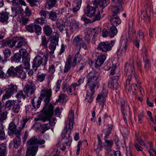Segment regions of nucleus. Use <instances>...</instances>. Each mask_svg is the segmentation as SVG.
<instances>
[{
	"label": "nucleus",
	"instance_id": "1",
	"mask_svg": "<svg viewBox=\"0 0 156 156\" xmlns=\"http://www.w3.org/2000/svg\"><path fill=\"white\" fill-rule=\"evenodd\" d=\"M51 95V89H43L41 90V95L38 100H36L35 97H34L32 99L31 102L33 108L35 109H37L40 107L42 99H44L45 104L43 109L41 111V113L40 117H51L53 115L54 112L52 107L49 108H47Z\"/></svg>",
	"mask_w": 156,
	"mask_h": 156
},
{
	"label": "nucleus",
	"instance_id": "2",
	"mask_svg": "<svg viewBox=\"0 0 156 156\" xmlns=\"http://www.w3.org/2000/svg\"><path fill=\"white\" fill-rule=\"evenodd\" d=\"M68 126L66 125V129L62 132V138L63 143L67 146L71 145L72 141V137L70 136L72 130L73 128V125L74 122L73 118H69Z\"/></svg>",
	"mask_w": 156,
	"mask_h": 156
},
{
	"label": "nucleus",
	"instance_id": "3",
	"mask_svg": "<svg viewBox=\"0 0 156 156\" xmlns=\"http://www.w3.org/2000/svg\"><path fill=\"white\" fill-rule=\"evenodd\" d=\"M112 9L113 12V14L110 19V21L111 24L115 27L117 26L121 23V20L117 14L120 11L123 10L122 6L119 5L118 7L117 5H112Z\"/></svg>",
	"mask_w": 156,
	"mask_h": 156
},
{
	"label": "nucleus",
	"instance_id": "4",
	"mask_svg": "<svg viewBox=\"0 0 156 156\" xmlns=\"http://www.w3.org/2000/svg\"><path fill=\"white\" fill-rule=\"evenodd\" d=\"M29 119H27V118L23 119L22 122V127H20L18 128H16V125L14 123L12 122L10 123L8 127V133L9 135V136H12L14 134L17 136L21 135V132L22 129L24 127L26 123Z\"/></svg>",
	"mask_w": 156,
	"mask_h": 156
},
{
	"label": "nucleus",
	"instance_id": "5",
	"mask_svg": "<svg viewBox=\"0 0 156 156\" xmlns=\"http://www.w3.org/2000/svg\"><path fill=\"white\" fill-rule=\"evenodd\" d=\"M99 76L98 73L96 72L91 71L89 73L87 76V82L85 87L88 86L90 88H95L98 84L97 81L99 78Z\"/></svg>",
	"mask_w": 156,
	"mask_h": 156
},
{
	"label": "nucleus",
	"instance_id": "6",
	"mask_svg": "<svg viewBox=\"0 0 156 156\" xmlns=\"http://www.w3.org/2000/svg\"><path fill=\"white\" fill-rule=\"evenodd\" d=\"M48 57V55L47 53L43 55V57L39 55L37 56L34 59L32 67L34 68H35L36 70L37 68L42 64V65L45 66L47 62Z\"/></svg>",
	"mask_w": 156,
	"mask_h": 156
},
{
	"label": "nucleus",
	"instance_id": "7",
	"mask_svg": "<svg viewBox=\"0 0 156 156\" xmlns=\"http://www.w3.org/2000/svg\"><path fill=\"white\" fill-rule=\"evenodd\" d=\"M8 86V87L5 88L3 91L4 94L2 97L3 100L9 98L14 93H16L17 92L18 87L16 85L11 83Z\"/></svg>",
	"mask_w": 156,
	"mask_h": 156
},
{
	"label": "nucleus",
	"instance_id": "8",
	"mask_svg": "<svg viewBox=\"0 0 156 156\" xmlns=\"http://www.w3.org/2000/svg\"><path fill=\"white\" fill-rule=\"evenodd\" d=\"M115 43L114 41H111L109 43L107 41L102 42L99 43L97 49L103 52H107L110 51Z\"/></svg>",
	"mask_w": 156,
	"mask_h": 156
},
{
	"label": "nucleus",
	"instance_id": "9",
	"mask_svg": "<svg viewBox=\"0 0 156 156\" xmlns=\"http://www.w3.org/2000/svg\"><path fill=\"white\" fill-rule=\"evenodd\" d=\"M19 53H22V62L24 68L26 69H29L30 68V55L27 52V50L23 48L19 51Z\"/></svg>",
	"mask_w": 156,
	"mask_h": 156
},
{
	"label": "nucleus",
	"instance_id": "10",
	"mask_svg": "<svg viewBox=\"0 0 156 156\" xmlns=\"http://www.w3.org/2000/svg\"><path fill=\"white\" fill-rule=\"evenodd\" d=\"M40 136H37L31 137L27 142L28 144H31L32 146L37 145V144L40 145L41 148H44L45 145L44 144L45 143V141L44 139H40Z\"/></svg>",
	"mask_w": 156,
	"mask_h": 156
},
{
	"label": "nucleus",
	"instance_id": "11",
	"mask_svg": "<svg viewBox=\"0 0 156 156\" xmlns=\"http://www.w3.org/2000/svg\"><path fill=\"white\" fill-rule=\"evenodd\" d=\"M124 71L126 73L127 75L131 76L132 77H135L133 60H132L130 63L129 62L126 63L125 65Z\"/></svg>",
	"mask_w": 156,
	"mask_h": 156
},
{
	"label": "nucleus",
	"instance_id": "12",
	"mask_svg": "<svg viewBox=\"0 0 156 156\" xmlns=\"http://www.w3.org/2000/svg\"><path fill=\"white\" fill-rule=\"evenodd\" d=\"M26 29L29 32L32 33L35 30L36 33L38 35H40L41 33V27L35 23H33L27 26Z\"/></svg>",
	"mask_w": 156,
	"mask_h": 156
},
{
	"label": "nucleus",
	"instance_id": "13",
	"mask_svg": "<svg viewBox=\"0 0 156 156\" xmlns=\"http://www.w3.org/2000/svg\"><path fill=\"white\" fill-rule=\"evenodd\" d=\"M23 91L27 97L33 94L36 89L35 85L31 82H29L23 88Z\"/></svg>",
	"mask_w": 156,
	"mask_h": 156
},
{
	"label": "nucleus",
	"instance_id": "14",
	"mask_svg": "<svg viewBox=\"0 0 156 156\" xmlns=\"http://www.w3.org/2000/svg\"><path fill=\"white\" fill-rule=\"evenodd\" d=\"M118 76H114L111 77L108 83V87L113 90H117L119 87L118 82Z\"/></svg>",
	"mask_w": 156,
	"mask_h": 156
},
{
	"label": "nucleus",
	"instance_id": "15",
	"mask_svg": "<svg viewBox=\"0 0 156 156\" xmlns=\"http://www.w3.org/2000/svg\"><path fill=\"white\" fill-rule=\"evenodd\" d=\"M23 9L21 7L18 6L17 7H12L11 9L10 10L8 14L10 16L13 17L17 16H19V14L23 12Z\"/></svg>",
	"mask_w": 156,
	"mask_h": 156
},
{
	"label": "nucleus",
	"instance_id": "16",
	"mask_svg": "<svg viewBox=\"0 0 156 156\" xmlns=\"http://www.w3.org/2000/svg\"><path fill=\"white\" fill-rule=\"evenodd\" d=\"M107 93L106 91L103 90L100 94L98 95L96 99L97 101L100 102V104L102 108L104 107L105 98L107 96Z\"/></svg>",
	"mask_w": 156,
	"mask_h": 156
},
{
	"label": "nucleus",
	"instance_id": "17",
	"mask_svg": "<svg viewBox=\"0 0 156 156\" xmlns=\"http://www.w3.org/2000/svg\"><path fill=\"white\" fill-rule=\"evenodd\" d=\"M109 2V0H93L92 1L94 8H97L99 5L102 9L107 6Z\"/></svg>",
	"mask_w": 156,
	"mask_h": 156
},
{
	"label": "nucleus",
	"instance_id": "18",
	"mask_svg": "<svg viewBox=\"0 0 156 156\" xmlns=\"http://www.w3.org/2000/svg\"><path fill=\"white\" fill-rule=\"evenodd\" d=\"M84 13L89 17H92L95 15L96 11V8L89 5L84 9Z\"/></svg>",
	"mask_w": 156,
	"mask_h": 156
},
{
	"label": "nucleus",
	"instance_id": "19",
	"mask_svg": "<svg viewBox=\"0 0 156 156\" xmlns=\"http://www.w3.org/2000/svg\"><path fill=\"white\" fill-rule=\"evenodd\" d=\"M34 120L36 121H41L43 122L47 121L48 122V124L52 126H54L56 122V119L55 118H35Z\"/></svg>",
	"mask_w": 156,
	"mask_h": 156
},
{
	"label": "nucleus",
	"instance_id": "20",
	"mask_svg": "<svg viewBox=\"0 0 156 156\" xmlns=\"http://www.w3.org/2000/svg\"><path fill=\"white\" fill-rule=\"evenodd\" d=\"M28 150L27 151L26 156H35L38 151V146H32L28 144Z\"/></svg>",
	"mask_w": 156,
	"mask_h": 156
},
{
	"label": "nucleus",
	"instance_id": "21",
	"mask_svg": "<svg viewBox=\"0 0 156 156\" xmlns=\"http://www.w3.org/2000/svg\"><path fill=\"white\" fill-rule=\"evenodd\" d=\"M83 38L81 35L75 36L73 38L72 44L75 46L76 47L80 50L81 49V44L83 41Z\"/></svg>",
	"mask_w": 156,
	"mask_h": 156
},
{
	"label": "nucleus",
	"instance_id": "22",
	"mask_svg": "<svg viewBox=\"0 0 156 156\" xmlns=\"http://www.w3.org/2000/svg\"><path fill=\"white\" fill-rule=\"evenodd\" d=\"M106 59V57L104 55H101L97 57L95 62V68H99L104 63Z\"/></svg>",
	"mask_w": 156,
	"mask_h": 156
},
{
	"label": "nucleus",
	"instance_id": "23",
	"mask_svg": "<svg viewBox=\"0 0 156 156\" xmlns=\"http://www.w3.org/2000/svg\"><path fill=\"white\" fill-rule=\"evenodd\" d=\"M17 41L16 39L3 40L1 41L2 44L4 46L8 45L11 48L16 43Z\"/></svg>",
	"mask_w": 156,
	"mask_h": 156
},
{
	"label": "nucleus",
	"instance_id": "24",
	"mask_svg": "<svg viewBox=\"0 0 156 156\" xmlns=\"http://www.w3.org/2000/svg\"><path fill=\"white\" fill-rule=\"evenodd\" d=\"M72 58L71 56L69 55L66 62L63 70L64 73H68L70 70L72 66Z\"/></svg>",
	"mask_w": 156,
	"mask_h": 156
},
{
	"label": "nucleus",
	"instance_id": "25",
	"mask_svg": "<svg viewBox=\"0 0 156 156\" xmlns=\"http://www.w3.org/2000/svg\"><path fill=\"white\" fill-rule=\"evenodd\" d=\"M17 69L18 72L16 77H20L21 79H25L26 77V72L23 70L21 65L17 66Z\"/></svg>",
	"mask_w": 156,
	"mask_h": 156
},
{
	"label": "nucleus",
	"instance_id": "26",
	"mask_svg": "<svg viewBox=\"0 0 156 156\" xmlns=\"http://www.w3.org/2000/svg\"><path fill=\"white\" fill-rule=\"evenodd\" d=\"M107 138H104V139L105 142L104 146L106 150L107 151H108L110 150H112L111 149L112 146L113 142L112 140H107Z\"/></svg>",
	"mask_w": 156,
	"mask_h": 156
},
{
	"label": "nucleus",
	"instance_id": "27",
	"mask_svg": "<svg viewBox=\"0 0 156 156\" xmlns=\"http://www.w3.org/2000/svg\"><path fill=\"white\" fill-rule=\"evenodd\" d=\"M90 92H88L86 94V99L87 100V102H91L93 100V95L94 94V88H90Z\"/></svg>",
	"mask_w": 156,
	"mask_h": 156
},
{
	"label": "nucleus",
	"instance_id": "28",
	"mask_svg": "<svg viewBox=\"0 0 156 156\" xmlns=\"http://www.w3.org/2000/svg\"><path fill=\"white\" fill-rule=\"evenodd\" d=\"M108 127L107 128L105 129L102 131L103 133L105 135L104 138H108L112 129L113 126L111 124H108Z\"/></svg>",
	"mask_w": 156,
	"mask_h": 156
},
{
	"label": "nucleus",
	"instance_id": "29",
	"mask_svg": "<svg viewBox=\"0 0 156 156\" xmlns=\"http://www.w3.org/2000/svg\"><path fill=\"white\" fill-rule=\"evenodd\" d=\"M43 30L44 33L47 36H51L53 33L51 28L48 25H46L44 27Z\"/></svg>",
	"mask_w": 156,
	"mask_h": 156
},
{
	"label": "nucleus",
	"instance_id": "30",
	"mask_svg": "<svg viewBox=\"0 0 156 156\" xmlns=\"http://www.w3.org/2000/svg\"><path fill=\"white\" fill-rule=\"evenodd\" d=\"M20 135H16V137L14 139V147L16 148H18L20 146L21 144Z\"/></svg>",
	"mask_w": 156,
	"mask_h": 156
},
{
	"label": "nucleus",
	"instance_id": "31",
	"mask_svg": "<svg viewBox=\"0 0 156 156\" xmlns=\"http://www.w3.org/2000/svg\"><path fill=\"white\" fill-rule=\"evenodd\" d=\"M57 26L59 30L61 32L65 33V32H63L64 30L65 31H66L65 32L66 34L67 37H70V35L69 34L68 31L67 30L63 24H61L59 23H58L57 24Z\"/></svg>",
	"mask_w": 156,
	"mask_h": 156
},
{
	"label": "nucleus",
	"instance_id": "32",
	"mask_svg": "<svg viewBox=\"0 0 156 156\" xmlns=\"http://www.w3.org/2000/svg\"><path fill=\"white\" fill-rule=\"evenodd\" d=\"M117 33V29L115 26L112 27L108 31V35L111 37H113Z\"/></svg>",
	"mask_w": 156,
	"mask_h": 156
},
{
	"label": "nucleus",
	"instance_id": "33",
	"mask_svg": "<svg viewBox=\"0 0 156 156\" xmlns=\"http://www.w3.org/2000/svg\"><path fill=\"white\" fill-rule=\"evenodd\" d=\"M3 53L5 58V60H2V63L4 64L7 61V58L9 57L11 54V51L8 48H6L3 50Z\"/></svg>",
	"mask_w": 156,
	"mask_h": 156
},
{
	"label": "nucleus",
	"instance_id": "34",
	"mask_svg": "<svg viewBox=\"0 0 156 156\" xmlns=\"http://www.w3.org/2000/svg\"><path fill=\"white\" fill-rule=\"evenodd\" d=\"M18 42L17 45L16 46L17 48H23V46L27 45L26 40L24 38H20Z\"/></svg>",
	"mask_w": 156,
	"mask_h": 156
},
{
	"label": "nucleus",
	"instance_id": "35",
	"mask_svg": "<svg viewBox=\"0 0 156 156\" xmlns=\"http://www.w3.org/2000/svg\"><path fill=\"white\" fill-rule=\"evenodd\" d=\"M8 73L13 77L16 76V73L18 72L17 67L15 68L13 67H11L8 70Z\"/></svg>",
	"mask_w": 156,
	"mask_h": 156
},
{
	"label": "nucleus",
	"instance_id": "36",
	"mask_svg": "<svg viewBox=\"0 0 156 156\" xmlns=\"http://www.w3.org/2000/svg\"><path fill=\"white\" fill-rule=\"evenodd\" d=\"M21 58L20 53H16L14 54L13 56L11 57V59L12 62H14L18 63L20 61Z\"/></svg>",
	"mask_w": 156,
	"mask_h": 156
},
{
	"label": "nucleus",
	"instance_id": "37",
	"mask_svg": "<svg viewBox=\"0 0 156 156\" xmlns=\"http://www.w3.org/2000/svg\"><path fill=\"white\" fill-rule=\"evenodd\" d=\"M8 14L5 12H2L0 14V21L4 22L7 21L8 19Z\"/></svg>",
	"mask_w": 156,
	"mask_h": 156
},
{
	"label": "nucleus",
	"instance_id": "38",
	"mask_svg": "<svg viewBox=\"0 0 156 156\" xmlns=\"http://www.w3.org/2000/svg\"><path fill=\"white\" fill-rule=\"evenodd\" d=\"M102 10L101 11V12L99 11L97 14L95 13V15L93 16V18L92 19V22H94L96 21L100 20L101 18V14H102Z\"/></svg>",
	"mask_w": 156,
	"mask_h": 156
},
{
	"label": "nucleus",
	"instance_id": "39",
	"mask_svg": "<svg viewBox=\"0 0 156 156\" xmlns=\"http://www.w3.org/2000/svg\"><path fill=\"white\" fill-rule=\"evenodd\" d=\"M57 44L55 42H51L49 47V49L50 50V52L51 54H52L54 53V51L56 48Z\"/></svg>",
	"mask_w": 156,
	"mask_h": 156
},
{
	"label": "nucleus",
	"instance_id": "40",
	"mask_svg": "<svg viewBox=\"0 0 156 156\" xmlns=\"http://www.w3.org/2000/svg\"><path fill=\"white\" fill-rule=\"evenodd\" d=\"M47 7L49 9L55 6L56 2V0H47Z\"/></svg>",
	"mask_w": 156,
	"mask_h": 156
},
{
	"label": "nucleus",
	"instance_id": "41",
	"mask_svg": "<svg viewBox=\"0 0 156 156\" xmlns=\"http://www.w3.org/2000/svg\"><path fill=\"white\" fill-rule=\"evenodd\" d=\"M124 105L125 102L123 100H122L121 102V111L123 116H125L126 114V110H125V109H126L127 108H129L127 106H126L125 107Z\"/></svg>",
	"mask_w": 156,
	"mask_h": 156
},
{
	"label": "nucleus",
	"instance_id": "42",
	"mask_svg": "<svg viewBox=\"0 0 156 156\" xmlns=\"http://www.w3.org/2000/svg\"><path fill=\"white\" fill-rule=\"evenodd\" d=\"M101 31V29L100 27H95L91 31V33H94V34L93 35V40L94 39V37L95 36V34H98L100 33Z\"/></svg>",
	"mask_w": 156,
	"mask_h": 156
},
{
	"label": "nucleus",
	"instance_id": "43",
	"mask_svg": "<svg viewBox=\"0 0 156 156\" xmlns=\"http://www.w3.org/2000/svg\"><path fill=\"white\" fill-rule=\"evenodd\" d=\"M26 94L23 90H21L17 93L16 95V97L19 99L22 98L24 99L26 97Z\"/></svg>",
	"mask_w": 156,
	"mask_h": 156
},
{
	"label": "nucleus",
	"instance_id": "44",
	"mask_svg": "<svg viewBox=\"0 0 156 156\" xmlns=\"http://www.w3.org/2000/svg\"><path fill=\"white\" fill-rule=\"evenodd\" d=\"M57 15L56 12L51 11L49 14V18L52 21H55L57 19Z\"/></svg>",
	"mask_w": 156,
	"mask_h": 156
},
{
	"label": "nucleus",
	"instance_id": "45",
	"mask_svg": "<svg viewBox=\"0 0 156 156\" xmlns=\"http://www.w3.org/2000/svg\"><path fill=\"white\" fill-rule=\"evenodd\" d=\"M77 85L76 83H74L71 84L69 87V94H72L75 91V90Z\"/></svg>",
	"mask_w": 156,
	"mask_h": 156
},
{
	"label": "nucleus",
	"instance_id": "46",
	"mask_svg": "<svg viewBox=\"0 0 156 156\" xmlns=\"http://www.w3.org/2000/svg\"><path fill=\"white\" fill-rule=\"evenodd\" d=\"M36 122L32 126V127L36 131L39 129L40 127L41 126V123L42 122L40 121H36L35 120Z\"/></svg>",
	"mask_w": 156,
	"mask_h": 156
},
{
	"label": "nucleus",
	"instance_id": "47",
	"mask_svg": "<svg viewBox=\"0 0 156 156\" xmlns=\"http://www.w3.org/2000/svg\"><path fill=\"white\" fill-rule=\"evenodd\" d=\"M15 104V101H14L9 100L7 101L5 104V109L7 108L9 109L12 106H13Z\"/></svg>",
	"mask_w": 156,
	"mask_h": 156
},
{
	"label": "nucleus",
	"instance_id": "48",
	"mask_svg": "<svg viewBox=\"0 0 156 156\" xmlns=\"http://www.w3.org/2000/svg\"><path fill=\"white\" fill-rule=\"evenodd\" d=\"M122 38L123 40H122V43L124 42L125 44L124 46L122 47V51L125 52L127 49L129 45L127 43V38L126 37H125L124 38H123V37Z\"/></svg>",
	"mask_w": 156,
	"mask_h": 156
},
{
	"label": "nucleus",
	"instance_id": "49",
	"mask_svg": "<svg viewBox=\"0 0 156 156\" xmlns=\"http://www.w3.org/2000/svg\"><path fill=\"white\" fill-rule=\"evenodd\" d=\"M90 34V31L89 30L87 31L85 33L84 37L85 41L88 44L90 43V41L91 39Z\"/></svg>",
	"mask_w": 156,
	"mask_h": 156
},
{
	"label": "nucleus",
	"instance_id": "50",
	"mask_svg": "<svg viewBox=\"0 0 156 156\" xmlns=\"http://www.w3.org/2000/svg\"><path fill=\"white\" fill-rule=\"evenodd\" d=\"M57 66V64L52 65L49 66V68L48 71L51 74H53L55 72L56 69H57L56 66Z\"/></svg>",
	"mask_w": 156,
	"mask_h": 156
},
{
	"label": "nucleus",
	"instance_id": "51",
	"mask_svg": "<svg viewBox=\"0 0 156 156\" xmlns=\"http://www.w3.org/2000/svg\"><path fill=\"white\" fill-rule=\"evenodd\" d=\"M58 34L56 33H54L53 34V35H51L50 37L51 40V41L55 42L58 43Z\"/></svg>",
	"mask_w": 156,
	"mask_h": 156
},
{
	"label": "nucleus",
	"instance_id": "52",
	"mask_svg": "<svg viewBox=\"0 0 156 156\" xmlns=\"http://www.w3.org/2000/svg\"><path fill=\"white\" fill-rule=\"evenodd\" d=\"M67 96L64 94H60L59 96L58 99L56 100V102H63L64 100L66 98Z\"/></svg>",
	"mask_w": 156,
	"mask_h": 156
},
{
	"label": "nucleus",
	"instance_id": "53",
	"mask_svg": "<svg viewBox=\"0 0 156 156\" xmlns=\"http://www.w3.org/2000/svg\"><path fill=\"white\" fill-rule=\"evenodd\" d=\"M20 21L21 25H25L27 24L29 21V19L28 18L26 17H23L20 20Z\"/></svg>",
	"mask_w": 156,
	"mask_h": 156
},
{
	"label": "nucleus",
	"instance_id": "54",
	"mask_svg": "<svg viewBox=\"0 0 156 156\" xmlns=\"http://www.w3.org/2000/svg\"><path fill=\"white\" fill-rule=\"evenodd\" d=\"M81 3L82 0H75L73 3L74 7L80 9Z\"/></svg>",
	"mask_w": 156,
	"mask_h": 156
},
{
	"label": "nucleus",
	"instance_id": "55",
	"mask_svg": "<svg viewBox=\"0 0 156 156\" xmlns=\"http://www.w3.org/2000/svg\"><path fill=\"white\" fill-rule=\"evenodd\" d=\"M45 75L44 73H38L37 75V80L40 82H42L45 79Z\"/></svg>",
	"mask_w": 156,
	"mask_h": 156
},
{
	"label": "nucleus",
	"instance_id": "56",
	"mask_svg": "<svg viewBox=\"0 0 156 156\" xmlns=\"http://www.w3.org/2000/svg\"><path fill=\"white\" fill-rule=\"evenodd\" d=\"M50 126L48 123L44 124L43 126V129L41 131L42 134H44L45 131L49 129L50 128Z\"/></svg>",
	"mask_w": 156,
	"mask_h": 156
},
{
	"label": "nucleus",
	"instance_id": "57",
	"mask_svg": "<svg viewBox=\"0 0 156 156\" xmlns=\"http://www.w3.org/2000/svg\"><path fill=\"white\" fill-rule=\"evenodd\" d=\"M49 12L47 11H45L44 10H41L40 11L39 14L41 16L42 19H44L46 18L47 15L48 14Z\"/></svg>",
	"mask_w": 156,
	"mask_h": 156
},
{
	"label": "nucleus",
	"instance_id": "58",
	"mask_svg": "<svg viewBox=\"0 0 156 156\" xmlns=\"http://www.w3.org/2000/svg\"><path fill=\"white\" fill-rule=\"evenodd\" d=\"M135 137L137 141L141 145H145L144 142L141 140L140 137L136 133H135Z\"/></svg>",
	"mask_w": 156,
	"mask_h": 156
},
{
	"label": "nucleus",
	"instance_id": "59",
	"mask_svg": "<svg viewBox=\"0 0 156 156\" xmlns=\"http://www.w3.org/2000/svg\"><path fill=\"white\" fill-rule=\"evenodd\" d=\"M6 149V146L3 144L0 151V156H5Z\"/></svg>",
	"mask_w": 156,
	"mask_h": 156
},
{
	"label": "nucleus",
	"instance_id": "60",
	"mask_svg": "<svg viewBox=\"0 0 156 156\" xmlns=\"http://www.w3.org/2000/svg\"><path fill=\"white\" fill-rule=\"evenodd\" d=\"M42 45L44 46L45 48H47V44L48 41L47 40L45 36H44L42 37Z\"/></svg>",
	"mask_w": 156,
	"mask_h": 156
},
{
	"label": "nucleus",
	"instance_id": "61",
	"mask_svg": "<svg viewBox=\"0 0 156 156\" xmlns=\"http://www.w3.org/2000/svg\"><path fill=\"white\" fill-rule=\"evenodd\" d=\"M20 106L19 104H16L15 105L14 104L13 106L12 110L14 112L17 113L20 111Z\"/></svg>",
	"mask_w": 156,
	"mask_h": 156
},
{
	"label": "nucleus",
	"instance_id": "62",
	"mask_svg": "<svg viewBox=\"0 0 156 156\" xmlns=\"http://www.w3.org/2000/svg\"><path fill=\"white\" fill-rule=\"evenodd\" d=\"M39 0H27L28 2L31 7H33L37 5V3Z\"/></svg>",
	"mask_w": 156,
	"mask_h": 156
},
{
	"label": "nucleus",
	"instance_id": "63",
	"mask_svg": "<svg viewBox=\"0 0 156 156\" xmlns=\"http://www.w3.org/2000/svg\"><path fill=\"white\" fill-rule=\"evenodd\" d=\"M85 66L86 64L84 62L82 63L79 64L77 67V71H80L82 70L85 67Z\"/></svg>",
	"mask_w": 156,
	"mask_h": 156
},
{
	"label": "nucleus",
	"instance_id": "64",
	"mask_svg": "<svg viewBox=\"0 0 156 156\" xmlns=\"http://www.w3.org/2000/svg\"><path fill=\"white\" fill-rule=\"evenodd\" d=\"M62 109V107L60 108L59 107L56 108L54 111V115L58 117L60 116L61 112H60V110Z\"/></svg>",
	"mask_w": 156,
	"mask_h": 156
}]
</instances>
